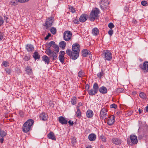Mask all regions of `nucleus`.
Segmentation results:
<instances>
[{
    "instance_id": "f257e3e1",
    "label": "nucleus",
    "mask_w": 148,
    "mask_h": 148,
    "mask_svg": "<svg viewBox=\"0 0 148 148\" xmlns=\"http://www.w3.org/2000/svg\"><path fill=\"white\" fill-rule=\"evenodd\" d=\"M34 123V121L32 119H29L27 120L23 125L22 128V131L25 133L29 132Z\"/></svg>"
},
{
    "instance_id": "f03ea898",
    "label": "nucleus",
    "mask_w": 148,
    "mask_h": 148,
    "mask_svg": "<svg viewBox=\"0 0 148 148\" xmlns=\"http://www.w3.org/2000/svg\"><path fill=\"white\" fill-rule=\"evenodd\" d=\"M45 53L49 56L50 59H52V60L53 61L58 59V56L56 52L51 50L50 48H48L45 51Z\"/></svg>"
},
{
    "instance_id": "7ed1b4c3",
    "label": "nucleus",
    "mask_w": 148,
    "mask_h": 148,
    "mask_svg": "<svg viewBox=\"0 0 148 148\" xmlns=\"http://www.w3.org/2000/svg\"><path fill=\"white\" fill-rule=\"evenodd\" d=\"M99 10L97 8L93 9L90 14L89 19L91 21H94L97 18L99 13Z\"/></svg>"
},
{
    "instance_id": "20e7f679",
    "label": "nucleus",
    "mask_w": 148,
    "mask_h": 148,
    "mask_svg": "<svg viewBox=\"0 0 148 148\" xmlns=\"http://www.w3.org/2000/svg\"><path fill=\"white\" fill-rule=\"evenodd\" d=\"M66 54L69 56L70 58L73 60H75L77 59L79 57V53H76L72 51L71 49H67L66 51Z\"/></svg>"
},
{
    "instance_id": "39448f33",
    "label": "nucleus",
    "mask_w": 148,
    "mask_h": 148,
    "mask_svg": "<svg viewBox=\"0 0 148 148\" xmlns=\"http://www.w3.org/2000/svg\"><path fill=\"white\" fill-rule=\"evenodd\" d=\"M102 56L106 60L110 61L112 58V53L108 50L103 51Z\"/></svg>"
},
{
    "instance_id": "423d86ee",
    "label": "nucleus",
    "mask_w": 148,
    "mask_h": 148,
    "mask_svg": "<svg viewBox=\"0 0 148 148\" xmlns=\"http://www.w3.org/2000/svg\"><path fill=\"white\" fill-rule=\"evenodd\" d=\"M72 33L69 31H65L63 34V38L66 41H68L71 40L72 37Z\"/></svg>"
},
{
    "instance_id": "0eeeda50",
    "label": "nucleus",
    "mask_w": 148,
    "mask_h": 148,
    "mask_svg": "<svg viewBox=\"0 0 148 148\" xmlns=\"http://www.w3.org/2000/svg\"><path fill=\"white\" fill-rule=\"evenodd\" d=\"M49 47L48 48H50V47H52L53 48L54 51H56V53H58L59 51V48L58 45L56 44L55 42L53 41H51L48 44Z\"/></svg>"
},
{
    "instance_id": "6e6552de",
    "label": "nucleus",
    "mask_w": 148,
    "mask_h": 148,
    "mask_svg": "<svg viewBox=\"0 0 148 148\" xmlns=\"http://www.w3.org/2000/svg\"><path fill=\"white\" fill-rule=\"evenodd\" d=\"M107 110L105 108H103L100 111V118L101 119H103L107 115Z\"/></svg>"
},
{
    "instance_id": "1a4fd4ad",
    "label": "nucleus",
    "mask_w": 148,
    "mask_h": 148,
    "mask_svg": "<svg viewBox=\"0 0 148 148\" xmlns=\"http://www.w3.org/2000/svg\"><path fill=\"white\" fill-rule=\"evenodd\" d=\"M109 4V2L108 0H101L100 3V5L101 9L103 10Z\"/></svg>"
},
{
    "instance_id": "9d476101",
    "label": "nucleus",
    "mask_w": 148,
    "mask_h": 148,
    "mask_svg": "<svg viewBox=\"0 0 148 148\" xmlns=\"http://www.w3.org/2000/svg\"><path fill=\"white\" fill-rule=\"evenodd\" d=\"M114 118V116L113 115H112L109 117L108 119L107 118H105V121L107 120L108 124L109 125H111L115 122V120Z\"/></svg>"
},
{
    "instance_id": "9b49d317",
    "label": "nucleus",
    "mask_w": 148,
    "mask_h": 148,
    "mask_svg": "<svg viewBox=\"0 0 148 148\" xmlns=\"http://www.w3.org/2000/svg\"><path fill=\"white\" fill-rule=\"evenodd\" d=\"M54 21V18L53 17H51L49 18H48L46 21L45 23L46 26L47 27H51Z\"/></svg>"
},
{
    "instance_id": "f8f14e48",
    "label": "nucleus",
    "mask_w": 148,
    "mask_h": 148,
    "mask_svg": "<svg viewBox=\"0 0 148 148\" xmlns=\"http://www.w3.org/2000/svg\"><path fill=\"white\" fill-rule=\"evenodd\" d=\"M80 46L77 43H75L72 46V51L75 52L79 53L80 52Z\"/></svg>"
},
{
    "instance_id": "ddd939ff",
    "label": "nucleus",
    "mask_w": 148,
    "mask_h": 148,
    "mask_svg": "<svg viewBox=\"0 0 148 148\" xmlns=\"http://www.w3.org/2000/svg\"><path fill=\"white\" fill-rule=\"evenodd\" d=\"M65 52L64 51H60V55L59 56L58 58L60 61L62 63H63L64 62V55L65 54Z\"/></svg>"
},
{
    "instance_id": "4468645a",
    "label": "nucleus",
    "mask_w": 148,
    "mask_h": 148,
    "mask_svg": "<svg viewBox=\"0 0 148 148\" xmlns=\"http://www.w3.org/2000/svg\"><path fill=\"white\" fill-rule=\"evenodd\" d=\"M88 15L86 14H82L80 17L79 21L81 22H84L87 19Z\"/></svg>"
},
{
    "instance_id": "2eb2a0df",
    "label": "nucleus",
    "mask_w": 148,
    "mask_h": 148,
    "mask_svg": "<svg viewBox=\"0 0 148 148\" xmlns=\"http://www.w3.org/2000/svg\"><path fill=\"white\" fill-rule=\"evenodd\" d=\"M130 140L132 143L136 144L138 143V140L136 136L134 135H131L130 136Z\"/></svg>"
},
{
    "instance_id": "dca6fc26",
    "label": "nucleus",
    "mask_w": 148,
    "mask_h": 148,
    "mask_svg": "<svg viewBox=\"0 0 148 148\" xmlns=\"http://www.w3.org/2000/svg\"><path fill=\"white\" fill-rule=\"evenodd\" d=\"M112 143L115 145H119L121 144V140L120 138H114L112 139Z\"/></svg>"
},
{
    "instance_id": "f3484780",
    "label": "nucleus",
    "mask_w": 148,
    "mask_h": 148,
    "mask_svg": "<svg viewBox=\"0 0 148 148\" xmlns=\"http://www.w3.org/2000/svg\"><path fill=\"white\" fill-rule=\"evenodd\" d=\"M48 117L47 114L45 112L41 113L40 115V118L42 121H45L47 120Z\"/></svg>"
},
{
    "instance_id": "a211bd4d",
    "label": "nucleus",
    "mask_w": 148,
    "mask_h": 148,
    "mask_svg": "<svg viewBox=\"0 0 148 148\" xmlns=\"http://www.w3.org/2000/svg\"><path fill=\"white\" fill-rule=\"evenodd\" d=\"M58 121L62 125L66 124L67 123V121L62 116L59 117Z\"/></svg>"
},
{
    "instance_id": "6ab92c4d",
    "label": "nucleus",
    "mask_w": 148,
    "mask_h": 148,
    "mask_svg": "<svg viewBox=\"0 0 148 148\" xmlns=\"http://www.w3.org/2000/svg\"><path fill=\"white\" fill-rule=\"evenodd\" d=\"M26 49L28 52H32L34 50V46L31 44H27L26 46Z\"/></svg>"
},
{
    "instance_id": "aec40b11",
    "label": "nucleus",
    "mask_w": 148,
    "mask_h": 148,
    "mask_svg": "<svg viewBox=\"0 0 148 148\" xmlns=\"http://www.w3.org/2000/svg\"><path fill=\"white\" fill-rule=\"evenodd\" d=\"M99 33V29L97 27L93 28L92 31V34L94 36H97Z\"/></svg>"
},
{
    "instance_id": "412c9836",
    "label": "nucleus",
    "mask_w": 148,
    "mask_h": 148,
    "mask_svg": "<svg viewBox=\"0 0 148 148\" xmlns=\"http://www.w3.org/2000/svg\"><path fill=\"white\" fill-rule=\"evenodd\" d=\"M88 138L90 141H94L96 138V136L94 134H91L88 136Z\"/></svg>"
},
{
    "instance_id": "4be33fe9",
    "label": "nucleus",
    "mask_w": 148,
    "mask_h": 148,
    "mask_svg": "<svg viewBox=\"0 0 148 148\" xmlns=\"http://www.w3.org/2000/svg\"><path fill=\"white\" fill-rule=\"evenodd\" d=\"M99 91L101 93L105 94L107 93V89L105 87L102 86L99 88Z\"/></svg>"
},
{
    "instance_id": "5701e85b",
    "label": "nucleus",
    "mask_w": 148,
    "mask_h": 148,
    "mask_svg": "<svg viewBox=\"0 0 148 148\" xmlns=\"http://www.w3.org/2000/svg\"><path fill=\"white\" fill-rule=\"evenodd\" d=\"M48 137L49 138L52 139L53 140H56V138L54 135L53 133L52 132H51L47 135Z\"/></svg>"
},
{
    "instance_id": "b1692460",
    "label": "nucleus",
    "mask_w": 148,
    "mask_h": 148,
    "mask_svg": "<svg viewBox=\"0 0 148 148\" xmlns=\"http://www.w3.org/2000/svg\"><path fill=\"white\" fill-rule=\"evenodd\" d=\"M142 69L143 70L148 71V62H145L142 67Z\"/></svg>"
},
{
    "instance_id": "393cba45",
    "label": "nucleus",
    "mask_w": 148,
    "mask_h": 148,
    "mask_svg": "<svg viewBox=\"0 0 148 148\" xmlns=\"http://www.w3.org/2000/svg\"><path fill=\"white\" fill-rule=\"evenodd\" d=\"M86 114L88 118H91L93 116V113L91 110H88L87 111Z\"/></svg>"
},
{
    "instance_id": "a878e982",
    "label": "nucleus",
    "mask_w": 148,
    "mask_h": 148,
    "mask_svg": "<svg viewBox=\"0 0 148 148\" xmlns=\"http://www.w3.org/2000/svg\"><path fill=\"white\" fill-rule=\"evenodd\" d=\"M82 55L84 57H86L88 54L89 53H90V51L86 49H83L82 52Z\"/></svg>"
},
{
    "instance_id": "bb28decb",
    "label": "nucleus",
    "mask_w": 148,
    "mask_h": 148,
    "mask_svg": "<svg viewBox=\"0 0 148 148\" xmlns=\"http://www.w3.org/2000/svg\"><path fill=\"white\" fill-rule=\"evenodd\" d=\"M42 59L45 63L48 64L49 63L50 59L46 55L43 56L42 57Z\"/></svg>"
},
{
    "instance_id": "cd10ccee",
    "label": "nucleus",
    "mask_w": 148,
    "mask_h": 148,
    "mask_svg": "<svg viewBox=\"0 0 148 148\" xmlns=\"http://www.w3.org/2000/svg\"><path fill=\"white\" fill-rule=\"evenodd\" d=\"M25 69L26 73L31 74L32 73V69L30 66L25 67Z\"/></svg>"
},
{
    "instance_id": "c85d7f7f",
    "label": "nucleus",
    "mask_w": 148,
    "mask_h": 148,
    "mask_svg": "<svg viewBox=\"0 0 148 148\" xmlns=\"http://www.w3.org/2000/svg\"><path fill=\"white\" fill-rule=\"evenodd\" d=\"M88 93L90 95L92 96L96 94L97 92L93 89H91L90 90H88Z\"/></svg>"
},
{
    "instance_id": "c756f323",
    "label": "nucleus",
    "mask_w": 148,
    "mask_h": 148,
    "mask_svg": "<svg viewBox=\"0 0 148 148\" xmlns=\"http://www.w3.org/2000/svg\"><path fill=\"white\" fill-rule=\"evenodd\" d=\"M66 45V42L64 41H62L59 43V46L63 49H65Z\"/></svg>"
},
{
    "instance_id": "7c9ffc66",
    "label": "nucleus",
    "mask_w": 148,
    "mask_h": 148,
    "mask_svg": "<svg viewBox=\"0 0 148 148\" xmlns=\"http://www.w3.org/2000/svg\"><path fill=\"white\" fill-rule=\"evenodd\" d=\"M33 57L35 60L38 59L40 58V56L37 52H35L33 54Z\"/></svg>"
},
{
    "instance_id": "2f4dec72",
    "label": "nucleus",
    "mask_w": 148,
    "mask_h": 148,
    "mask_svg": "<svg viewBox=\"0 0 148 148\" xmlns=\"http://www.w3.org/2000/svg\"><path fill=\"white\" fill-rule=\"evenodd\" d=\"M93 89L95 90V91H96L97 92L99 90V86L97 83H94L93 85Z\"/></svg>"
},
{
    "instance_id": "473e14b6",
    "label": "nucleus",
    "mask_w": 148,
    "mask_h": 148,
    "mask_svg": "<svg viewBox=\"0 0 148 148\" xmlns=\"http://www.w3.org/2000/svg\"><path fill=\"white\" fill-rule=\"evenodd\" d=\"M18 2L17 0H11L10 3L11 5L15 6L18 4Z\"/></svg>"
},
{
    "instance_id": "72a5a7b5",
    "label": "nucleus",
    "mask_w": 148,
    "mask_h": 148,
    "mask_svg": "<svg viewBox=\"0 0 148 148\" xmlns=\"http://www.w3.org/2000/svg\"><path fill=\"white\" fill-rule=\"evenodd\" d=\"M77 109L76 116L78 118H80L81 116V112L80 110V109L77 108Z\"/></svg>"
},
{
    "instance_id": "f704fd0d",
    "label": "nucleus",
    "mask_w": 148,
    "mask_h": 148,
    "mask_svg": "<svg viewBox=\"0 0 148 148\" xmlns=\"http://www.w3.org/2000/svg\"><path fill=\"white\" fill-rule=\"evenodd\" d=\"M51 33L53 34H55L56 33V29L54 27H52L50 29Z\"/></svg>"
},
{
    "instance_id": "c9c22d12",
    "label": "nucleus",
    "mask_w": 148,
    "mask_h": 148,
    "mask_svg": "<svg viewBox=\"0 0 148 148\" xmlns=\"http://www.w3.org/2000/svg\"><path fill=\"white\" fill-rule=\"evenodd\" d=\"M77 98L76 97H73L71 99V103L73 105H75L76 103Z\"/></svg>"
},
{
    "instance_id": "e433bc0d",
    "label": "nucleus",
    "mask_w": 148,
    "mask_h": 148,
    "mask_svg": "<svg viewBox=\"0 0 148 148\" xmlns=\"http://www.w3.org/2000/svg\"><path fill=\"white\" fill-rule=\"evenodd\" d=\"M140 97L142 99H144L145 98V94L143 92H141L139 94Z\"/></svg>"
},
{
    "instance_id": "4c0bfd02",
    "label": "nucleus",
    "mask_w": 148,
    "mask_h": 148,
    "mask_svg": "<svg viewBox=\"0 0 148 148\" xmlns=\"http://www.w3.org/2000/svg\"><path fill=\"white\" fill-rule=\"evenodd\" d=\"M124 89L122 88H118L116 89V91L117 92L121 93L123 91Z\"/></svg>"
},
{
    "instance_id": "58836bf2",
    "label": "nucleus",
    "mask_w": 148,
    "mask_h": 148,
    "mask_svg": "<svg viewBox=\"0 0 148 148\" xmlns=\"http://www.w3.org/2000/svg\"><path fill=\"white\" fill-rule=\"evenodd\" d=\"M100 139L103 142H106V140L105 137L102 135L100 136Z\"/></svg>"
},
{
    "instance_id": "ea45409f",
    "label": "nucleus",
    "mask_w": 148,
    "mask_h": 148,
    "mask_svg": "<svg viewBox=\"0 0 148 148\" xmlns=\"http://www.w3.org/2000/svg\"><path fill=\"white\" fill-rule=\"evenodd\" d=\"M6 133L5 131L2 130L0 133V135L1 137L3 138L6 136Z\"/></svg>"
},
{
    "instance_id": "a19ab883",
    "label": "nucleus",
    "mask_w": 148,
    "mask_h": 148,
    "mask_svg": "<svg viewBox=\"0 0 148 148\" xmlns=\"http://www.w3.org/2000/svg\"><path fill=\"white\" fill-rule=\"evenodd\" d=\"M9 62L7 61H3L2 62L3 66L5 67H7L9 65Z\"/></svg>"
},
{
    "instance_id": "79ce46f5",
    "label": "nucleus",
    "mask_w": 148,
    "mask_h": 148,
    "mask_svg": "<svg viewBox=\"0 0 148 148\" xmlns=\"http://www.w3.org/2000/svg\"><path fill=\"white\" fill-rule=\"evenodd\" d=\"M4 23V20L2 17L0 16V26L2 25Z\"/></svg>"
},
{
    "instance_id": "37998d69",
    "label": "nucleus",
    "mask_w": 148,
    "mask_h": 148,
    "mask_svg": "<svg viewBox=\"0 0 148 148\" xmlns=\"http://www.w3.org/2000/svg\"><path fill=\"white\" fill-rule=\"evenodd\" d=\"M141 4L142 5L144 6H147L148 5L147 3L145 1H142L141 2Z\"/></svg>"
},
{
    "instance_id": "c03bdc74",
    "label": "nucleus",
    "mask_w": 148,
    "mask_h": 148,
    "mask_svg": "<svg viewBox=\"0 0 148 148\" xmlns=\"http://www.w3.org/2000/svg\"><path fill=\"white\" fill-rule=\"evenodd\" d=\"M108 27L112 29L114 27V26L113 23H110L108 24Z\"/></svg>"
},
{
    "instance_id": "a18cd8bd",
    "label": "nucleus",
    "mask_w": 148,
    "mask_h": 148,
    "mask_svg": "<svg viewBox=\"0 0 148 148\" xmlns=\"http://www.w3.org/2000/svg\"><path fill=\"white\" fill-rule=\"evenodd\" d=\"M69 10L70 11L72 12V13H74L75 11V10L74 8L72 7H70L69 8Z\"/></svg>"
},
{
    "instance_id": "49530a36",
    "label": "nucleus",
    "mask_w": 148,
    "mask_h": 148,
    "mask_svg": "<svg viewBox=\"0 0 148 148\" xmlns=\"http://www.w3.org/2000/svg\"><path fill=\"white\" fill-rule=\"evenodd\" d=\"M117 107V105L115 103L112 104L110 106V108H114V109H116Z\"/></svg>"
},
{
    "instance_id": "de8ad7c7",
    "label": "nucleus",
    "mask_w": 148,
    "mask_h": 148,
    "mask_svg": "<svg viewBox=\"0 0 148 148\" xmlns=\"http://www.w3.org/2000/svg\"><path fill=\"white\" fill-rule=\"evenodd\" d=\"M4 34L2 32H0V41L3 38Z\"/></svg>"
},
{
    "instance_id": "09e8293b",
    "label": "nucleus",
    "mask_w": 148,
    "mask_h": 148,
    "mask_svg": "<svg viewBox=\"0 0 148 148\" xmlns=\"http://www.w3.org/2000/svg\"><path fill=\"white\" fill-rule=\"evenodd\" d=\"M113 31L112 29H110L108 31V34L110 36H111L113 34Z\"/></svg>"
},
{
    "instance_id": "8fccbe9b",
    "label": "nucleus",
    "mask_w": 148,
    "mask_h": 148,
    "mask_svg": "<svg viewBox=\"0 0 148 148\" xmlns=\"http://www.w3.org/2000/svg\"><path fill=\"white\" fill-rule=\"evenodd\" d=\"M83 106V104L81 102H79L78 104V105L76 107L77 108L79 109V107L81 106Z\"/></svg>"
},
{
    "instance_id": "3c124183",
    "label": "nucleus",
    "mask_w": 148,
    "mask_h": 148,
    "mask_svg": "<svg viewBox=\"0 0 148 148\" xmlns=\"http://www.w3.org/2000/svg\"><path fill=\"white\" fill-rule=\"evenodd\" d=\"M29 0H18V1L21 3H24L27 2Z\"/></svg>"
},
{
    "instance_id": "603ef678",
    "label": "nucleus",
    "mask_w": 148,
    "mask_h": 148,
    "mask_svg": "<svg viewBox=\"0 0 148 148\" xmlns=\"http://www.w3.org/2000/svg\"><path fill=\"white\" fill-rule=\"evenodd\" d=\"M5 71H6V73H8V74H10L11 73V71L10 69H5Z\"/></svg>"
},
{
    "instance_id": "864d4df0",
    "label": "nucleus",
    "mask_w": 148,
    "mask_h": 148,
    "mask_svg": "<svg viewBox=\"0 0 148 148\" xmlns=\"http://www.w3.org/2000/svg\"><path fill=\"white\" fill-rule=\"evenodd\" d=\"M30 59L29 57L27 56H25L23 58L24 60L25 61H27Z\"/></svg>"
},
{
    "instance_id": "5fc2aeb1",
    "label": "nucleus",
    "mask_w": 148,
    "mask_h": 148,
    "mask_svg": "<svg viewBox=\"0 0 148 148\" xmlns=\"http://www.w3.org/2000/svg\"><path fill=\"white\" fill-rule=\"evenodd\" d=\"M68 123L71 125V126L73 125L74 124L73 121H71L70 120L69 121H68Z\"/></svg>"
},
{
    "instance_id": "6e6d98bb",
    "label": "nucleus",
    "mask_w": 148,
    "mask_h": 148,
    "mask_svg": "<svg viewBox=\"0 0 148 148\" xmlns=\"http://www.w3.org/2000/svg\"><path fill=\"white\" fill-rule=\"evenodd\" d=\"M51 35V34L50 33H48V35L45 38V40H47L48 39V38Z\"/></svg>"
},
{
    "instance_id": "4d7b16f0",
    "label": "nucleus",
    "mask_w": 148,
    "mask_h": 148,
    "mask_svg": "<svg viewBox=\"0 0 148 148\" xmlns=\"http://www.w3.org/2000/svg\"><path fill=\"white\" fill-rule=\"evenodd\" d=\"M89 86L88 84H87L86 85L85 88L86 90H88L89 89Z\"/></svg>"
},
{
    "instance_id": "13d9d810",
    "label": "nucleus",
    "mask_w": 148,
    "mask_h": 148,
    "mask_svg": "<svg viewBox=\"0 0 148 148\" xmlns=\"http://www.w3.org/2000/svg\"><path fill=\"white\" fill-rule=\"evenodd\" d=\"M84 71L83 70L81 69L79 71L78 74H82L83 73H84Z\"/></svg>"
},
{
    "instance_id": "bf43d9fd",
    "label": "nucleus",
    "mask_w": 148,
    "mask_h": 148,
    "mask_svg": "<svg viewBox=\"0 0 148 148\" xmlns=\"http://www.w3.org/2000/svg\"><path fill=\"white\" fill-rule=\"evenodd\" d=\"M19 114L21 117H23V112H19Z\"/></svg>"
},
{
    "instance_id": "052dcab7",
    "label": "nucleus",
    "mask_w": 148,
    "mask_h": 148,
    "mask_svg": "<svg viewBox=\"0 0 148 148\" xmlns=\"http://www.w3.org/2000/svg\"><path fill=\"white\" fill-rule=\"evenodd\" d=\"M4 139L2 137L1 138H0V142L1 143H2L3 142Z\"/></svg>"
},
{
    "instance_id": "680f3d73",
    "label": "nucleus",
    "mask_w": 148,
    "mask_h": 148,
    "mask_svg": "<svg viewBox=\"0 0 148 148\" xmlns=\"http://www.w3.org/2000/svg\"><path fill=\"white\" fill-rule=\"evenodd\" d=\"M8 19V18L7 17H4V19L5 21H6V23H8V22L7 21V20Z\"/></svg>"
},
{
    "instance_id": "e2e57ef3",
    "label": "nucleus",
    "mask_w": 148,
    "mask_h": 148,
    "mask_svg": "<svg viewBox=\"0 0 148 148\" xmlns=\"http://www.w3.org/2000/svg\"><path fill=\"white\" fill-rule=\"evenodd\" d=\"M145 110H146V111L147 112H148V106H147V107H146Z\"/></svg>"
},
{
    "instance_id": "0e129e2a",
    "label": "nucleus",
    "mask_w": 148,
    "mask_h": 148,
    "mask_svg": "<svg viewBox=\"0 0 148 148\" xmlns=\"http://www.w3.org/2000/svg\"><path fill=\"white\" fill-rule=\"evenodd\" d=\"M84 76V75H78V76L79 77H82Z\"/></svg>"
},
{
    "instance_id": "69168bd1",
    "label": "nucleus",
    "mask_w": 148,
    "mask_h": 148,
    "mask_svg": "<svg viewBox=\"0 0 148 148\" xmlns=\"http://www.w3.org/2000/svg\"><path fill=\"white\" fill-rule=\"evenodd\" d=\"M138 111H139V113L140 114L142 112V111L141 110H140V109H139V110Z\"/></svg>"
},
{
    "instance_id": "338daca9",
    "label": "nucleus",
    "mask_w": 148,
    "mask_h": 148,
    "mask_svg": "<svg viewBox=\"0 0 148 148\" xmlns=\"http://www.w3.org/2000/svg\"><path fill=\"white\" fill-rule=\"evenodd\" d=\"M90 53H89V54H88V55H89V56L90 57V58L91 57L92 58V55Z\"/></svg>"
},
{
    "instance_id": "774afa93",
    "label": "nucleus",
    "mask_w": 148,
    "mask_h": 148,
    "mask_svg": "<svg viewBox=\"0 0 148 148\" xmlns=\"http://www.w3.org/2000/svg\"><path fill=\"white\" fill-rule=\"evenodd\" d=\"M86 148H92V147L91 145H90L86 147Z\"/></svg>"
}]
</instances>
